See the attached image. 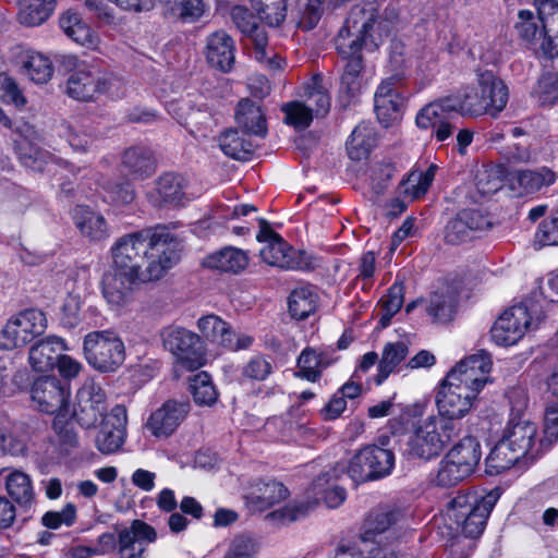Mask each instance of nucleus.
Here are the masks:
<instances>
[{
	"instance_id": "48",
	"label": "nucleus",
	"mask_w": 558,
	"mask_h": 558,
	"mask_svg": "<svg viewBox=\"0 0 558 558\" xmlns=\"http://www.w3.org/2000/svg\"><path fill=\"white\" fill-rule=\"evenodd\" d=\"M457 312V299L451 293H433L426 305V313L434 323L447 324L451 322Z\"/></svg>"
},
{
	"instance_id": "52",
	"label": "nucleus",
	"mask_w": 558,
	"mask_h": 558,
	"mask_svg": "<svg viewBox=\"0 0 558 558\" xmlns=\"http://www.w3.org/2000/svg\"><path fill=\"white\" fill-rule=\"evenodd\" d=\"M542 0H537V17L534 16L533 12L529 10H521L519 12L520 22L518 24V31L520 35L531 41L541 38L542 36H548L550 38V34H557V32H547L544 28L543 20L539 16V2Z\"/></svg>"
},
{
	"instance_id": "57",
	"label": "nucleus",
	"mask_w": 558,
	"mask_h": 558,
	"mask_svg": "<svg viewBox=\"0 0 558 558\" xmlns=\"http://www.w3.org/2000/svg\"><path fill=\"white\" fill-rule=\"evenodd\" d=\"M282 111L286 114V123L293 125L295 129H306L315 116L313 107L306 106L302 101H290L282 106Z\"/></svg>"
},
{
	"instance_id": "59",
	"label": "nucleus",
	"mask_w": 558,
	"mask_h": 558,
	"mask_svg": "<svg viewBox=\"0 0 558 558\" xmlns=\"http://www.w3.org/2000/svg\"><path fill=\"white\" fill-rule=\"evenodd\" d=\"M62 136L71 148L77 153L87 151L94 143V136L83 125L77 123L64 125Z\"/></svg>"
},
{
	"instance_id": "39",
	"label": "nucleus",
	"mask_w": 558,
	"mask_h": 558,
	"mask_svg": "<svg viewBox=\"0 0 558 558\" xmlns=\"http://www.w3.org/2000/svg\"><path fill=\"white\" fill-rule=\"evenodd\" d=\"M9 496L23 508H29L35 500V492L31 477L21 471L11 472L5 478Z\"/></svg>"
},
{
	"instance_id": "19",
	"label": "nucleus",
	"mask_w": 558,
	"mask_h": 558,
	"mask_svg": "<svg viewBox=\"0 0 558 558\" xmlns=\"http://www.w3.org/2000/svg\"><path fill=\"white\" fill-rule=\"evenodd\" d=\"M77 404L73 413L77 423L85 427H94L99 420H104L107 413L106 392L100 385L87 380L78 389Z\"/></svg>"
},
{
	"instance_id": "49",
	"label": "nucleus",
	"mask_w": 558,
	"mask_h": 558,
	"mask_svg": "<svg viewBox=\"0 0 558 558\" xmlns=\"http://www.w3.org/2000/svg\"><path fill=\"white\" fill-rule=\"evenodd\" d=\"M123 165L132 173L143 178L155 170V160L151 151L146 147H131L123 155Z\"/></svg>"
},
{
	"instance_id": "2",
	"label": "nucleus",
	"mask_w": 558,
	"mask_h": 558,
	"mask_svg": "<svg viewBox=\"0 0 558 558\" xmlns=\"http://www.w3.org/2000/svg\"><path fill=\"white\" fill-rule=\"evenodd\" d=\"M389 33L390 24L379 16L376 3L366 2L351 9L336 40L338 52L347 60L339 93L345 96L348 101L359 95L362 88V48L365 47L369 51L377 49Z\"/></svg>"
},
{
	"instance_id": "24",
	"label": "nucleus",
	"mask_w": 558,
	"mask_h": 558,
	"mask_svg": "<svg viewBox=\"0 0 558 558\" xmlns=\"http://www.w3.org/2000/svg\"><path fill=\"white\" fill-rule=\"evenodd\" d=\"M156 539L155 527L142 520H134L129 527L119 532V556L120 558H144L147 546Z\"/></svg>"
},
{
	"instance_id": "4",
	"label": "nucleus",
	"mask_w": 558,
	"mask_h": 558,
	"mask_svg": "<svg viewBox=\"0 0 558 558\" xmlns=\"http://www.w3.org/2000/svg\"><path fill=\"white\" fill-rule=\"evenodd\" d=\"M499 497L497 489L486 494L459 492L448 501L445 510L450 527L466 537L480 536Z\"/></svg>"
},
{
	"instance_id": "30",
	"label": "nucleus",
	"mask_w": 558,
	"mask_h": 558,
	"mask_svg": "<svg viewBox=\"0 0 558 558\" xmlns=\"http://www.w3.org/2000/svg\"><path fill=\"white\" fill-rule=\"evenodd\" d=\"M205 265L225 272L238 274L248 265L247 253L241 248L226 246L205 259Z\"/></svg>"
},
{
	"instance_id": "6",
	"label": "nucleus",
	"mask_w": 558,
	"mask_h": 558,
	"mask_svg": "<svg viewBox=\"0 0 558 558\" xmlns=\"http://www.w3.org/2000/svg\"><path fill=\"white\" fill-rule=\"evenodd\" d=\"M461 433V423L446 418L428 416L415 426L408 439L407 452L409 456L432 460L438 457L444 449Z\"/></svg>"
},
{
	"instance_id": "41",
	"label": "nucleus",
	"mask_w": 558,
	"mask_h": 558,
	"mask_svg": "<svg viewBox=\"0 0 558 558\" xmlns=\"http://www.w3.org/2000/svg\"><path fill=\"white\" fill-rule=\"evenodd\" d=\"M15 148L21 162L35 171H51L54 165L52 156L32 143L23 140L15 141Z\"/></svg>"
},
{
	"instance_id": "5",
	"label": "nucleus",
	"mask_w": 558,
	"mask_h": 558,
	"mask_svg": "<svg viewBox=\"0 0 558 558\" xmlns=\"http://www.w3.org/2000/svg\"><path fill=\"white\" fill-rule=\"evenodd\" d=\"M452 96L457 101L458 113L462 117L488 114L496 118L506 108L509 92L500 78L485 71L477 74L476 86L466 87Z\"/></svg>"
},
{
	"instance_id": "47",
	"label": "nucleus",
	"mask_w": 558,
	"mask_h": 558,
	"mask_svg": "<svg viewBox=\"0 0 558 558\" xmlns=\"http://www.w3.org/2000/svg\"><path fill=\"white\" fill-rule=\"evenodd\" d=\"M317 303V295L310 286L295 288L288 301L289 312L292 317L302 320L314 313Z\"/></svg>"
},
{
	"instance_id": "64",
	"label": "nucleus",
	"mask_w": 558,
	"mask_h": 558,
	"mask_svg": "<svg viewBox=\"0 0 558 558\" xmlns=\"http://www.w3.org/2000/svg\"><path fill=\"white\" fill-rule=\"evenodd\" d=\"M535 93L543 104L556 101L558 99V73H544L537 82Z\"/></svg>"
},
{
	"instance_id": "63",
	"label": "nucleus",
	"mask_w": 558,
	"mask_h": 558,
	"mask_svg": "<svg viewBox=\"0 0 558 558\" xmlns=\"http://www.w3.org/2000/svg\"><path fill=\"white\" fill-rule=\"evenodd\" d=\"M271 373L272 365L263 355L252 356L242 368V375L251 380H266Z\"/></svg>"
},
{
	"instance_id": "60",
	"label": "nucleus",
	"mask_w": 558,
	"mask_h": 558,
	"mask_svg": "<svg viewBox=\"0 0 558 558\" xmlns=\"http://www.w3.org/2000/svg\"><path fill=\"white\" fill-rule=\"evenodd\" d=\"M258 551L256 541L248 535H238L230 542L223 558H255Z\"/></svg>"
},
{
	"instance_id": "3",
	"label": "nucleus",
	"mask_w": 558,
	"mask_h": 558,
	"mask_svg": "<svg viewBox=\"0 0 558 558\" xmlns=\"http://www.w3.org/2000/svg\"><path fill=\"white\" fill-rule=\"evenodd\" d=\"M31 397L39 411L56 414L52 427L61 442L75 446L73 415L69 409L70 390L58 378L45 376L36 379L31 388Z\"/></svg>"
},
{
	"instance_id": "9",
	"label": "nucleus",
	"mask_w": 558,
	"mask_h": 558,
	"mask_svg": "<svg viewBox=\"0 0 558 558\" xmlns=\"http://www.w3.org/2000/svg\"><path fill=\"white\" fill-rule=\"evenodd\" d=\"M87 363L98 372H116L125 360V345L120 336L111 330L88 332L83 340Z\"/></svg>"
},
{
	"instance_id": "54",
	"label": "nucleus",
	"mask_w": 558,
	"mask_h": 558,
	"mask_svg": "<svg viewBox=\"0 0 558 558\" xmlns=\"http://www.w3.org/2000/svg\"><path fill=\"white\" fill-rule=\"evenodd\" d=\"M25 74L35 83L44 84L52 76V64L50 60L41 53L32 52L23 62Z\"/></svg>"
},
{
	"instance_id": "58",
	"label": "nucleus",
	"mask_w": 558,
	"mask_h": 558,
	"mask_svg": "<svg viewBox=\"0 0 558 558\" xmlns=\"http://www.w3.org/2000/svg\"><path fill=\"white\" fill-rule=\"evenodd\" d=\"M253 7L257 11L259 19L265 21L269 26L277 27L286 19V0L264 1V3H254Z\"/></svg>"
},
{
	"instance_id": "22",
	"label": "nucleus",
	"mask_w": 558,
	"mask_h": 558,
	"mask_svg": "<svg viewBox=\"0 0 558 558\" xmlns=\"http://www.w3.org/2000/svg\"><path fill=\"white\" fill-rule=\"evenodd\" d=\"M189 412V402L167 400L150 413L145 428L156 438H167L177 430Z\"/></svg>"
},
{
	"instance_id": "45",
	"label": "nucleus",
	"mask_w": 558,
	"mask_h": 558,
	"mask_svg": "<svg viewBox=\"0 0 558 558\" xmlns=\"http://www.w3.org/2000/svg\"><path fill=\"white\" fill-rule=\"evenodd\" d=\"M287 496L288 489L283 484L269 481L259 483L255 490L251 493L250 500L258 510H266L284 500Z\"/></svg>"
},
{
	"instance_id": "42",
	"label": "nucleus",
	"mask_w": 558,
	"mask_h": 558,
	"mask_svg": "<svg viewBox=\"0 0 558 558\" xmlns=\"http://www.w3.org/2000/svg\"><path fill=\"white\" fill-rule=\"evenodd\" d=\"M219 147L223 154L236 160L247 159L254 151V145L246 134L238 130H227L219 136Z\"/></svg>"
},
{
	"instance_id": "18",
	"label": "nucleus",
	"mask_w": 558,
	"mask_h": 558,
	"mask_svg": "<svg viewBox=\"0 0 558 558\" xmlns=\"http://www.w3.org/2000/svg\"><path fill=\"white\" fill-rule=\"evenodd\" d=\"M403 78L402 73H395L381 81L374 95V107L377 119L385 128L401 118L404 98L398 90Z\"/></svg>"
},
{
	"instance_id": "55",
	"label": "nucleus",
	"mask_w": 558,
	"mask_h": 558,
	"mask_svg": "<svg viewBox=\"0 0 558 558\" xmlns=\"http://www.w3.org/2000/svg\"><path fill=\"white\" fill-rule=\"evenodd\" d=\"M404 302V287L402 283H393L388 293L381 299L383 315L379 324L381 327L390 325L391 318L400 311Z\"/></svg>"
},
{
	"instance_id": "62",
	"label": "nucleus",
	"mask_w": 558,
	"mask_h": 558,
	"mask_svg": "<svg viewBox=\"0 0 558 558\" xmlns=\"http://www.w3.org/2000/svg\"><path fill=\"white\" fill-rule=\"evenodd\" d=\"M82 299L78 294L70 293L61 306L60 322L68 328H74L82 322Z\"/></svg>"
},
{
	"instance_id": "28",
	"label": "nucleus",
	"mask_w": 558,
	"mask_h": 558,
	"mask_svg": "<svg viewBox=\"0 0 558 558\" xmlns=\"http://www.w3.org/2000/svg\"><path fill=\"white\" fill-rule=\"evenodd\" d=\"M72 217L81 234L90 241H102L109 238V226L100 213L81 205L73 209Z\"/></svg>"
},
{
	"instance_id": "7",
	"label": "nucleus",
	"mask_w": 558,
	"mask_h": 558,
	"mask_svg": "<svg viewBox=\"0 0 558 558\" xmlns=\"http://www.w3.org/2000/svg\"><path fill=\"white\" fill-rule=\"evenodd\" d=\"M343 473L336 465L332 470L317 476L312 485L314 498L308 497L306 501L290 504L283 509L271 512L268 517L282 522H292L305 517L318 505L317 496L323 497L324 502L330 509L340 507L345 498L347 492L343 487L333 484Z\"/></svg>"
},
{
	"instance_id": "27",
	"label": "nucleus",
	"mask_w": 558,
	"mask_h": 558,
	"mask_svg": "<svg viewBox=\"0 0 558 558\" xmlns=\"http://www.w3.org/2000/svg\"><path fill=\"white\" fill-rule=\"evenodd\" d=\"M208 62L222 72L232 69L235 60L234 41L225 31H217L208 36L206 46Z\"/></svg>"
},
{
	"instance_id": "40",
	"label": "nucleus",
	"mask_w": 558,
	"mask_h": 558,
	"mask_svg": "<svg viewBox=\"0 0 558 558\" xmlns=\"http://www.w3.org/2000/svg\"><path fill=\"white\" fill-rule=\"evenodd\" d=\"M505 181V169L501 166L483 167L475 175V191L477 196H474V202H481L482 198L488 197L498 192Z\"/></svg>"
},
{
	"instance_id": "10",
	"label": "nucleus",
	"mask_w": 558,
	"mask_h": 558,
	"mask_svg": "<svg viewBox=\"0 0 558 558\" xmlns=\"http://www.w3.org/2000/svg\"><path fill=\"white\" fill-rule=\"evenodd\" d=\"M47 318L35 308H27L11 315L0 329V349H21L45 332Z\"/></svg>"
},
{
	"instance_id": "61",
	"label": "nucleus",
	"mask_w": 558,
	"mask_h": 558,
	"mask_svg": "<svg viewBox=\"0 0 558 558\" xmlns=\"http://www.w3.org/2000/svg\"><path fill=\"white\" fill-rule=\"evenodd\" d=\"M534 245L538 248L558 245V211L538 226L534 235Z\"/></svg>"
},
{
	"instance_id": "14",
	"label": "nucleus",
	"mask_w": 558,
	"mask_h": 558,
	"mask_svg": "<svg viewBox=\"0 0 558 558\" xmlns=\"http://www.w3.org/2000/svg\"><path fill=\"white\" fill-rule=\"evenodd\" d=\"M493 362L490 355L481 350L461 360L445 377L449 384L474 390L477 397L488 383Z\"/></svg>"
},
{
	"instance_id": "46",
	"label": "nucleus",
	"mask_w": 558,
	"mask_h": 558,
	"mask_svg": "<svg viewBox=\"0 0 558 558\" xmlns=\"http://www.w3.org/2000/svg\"><path fill=\"white\" fill-rule=\"evenodd\" d=\"M521 458L513 451V449L502 439L492 448L488 453L485 464L486 473L489 475H498L506 470H509Z\"/></svg>"
},
{
	"instance_id": "21",
	"label": "nucleus",
	"mask_w": 558,
	"mask_h": 558,
	"mask_svg": "<svg viewBox=\"0 0 558 558\" xmlns=\"http://www.w3.org/2000/svg\"><path fill=\"white\" fill-rule=\"evenodd\" d=\"M197 328L204 338L230 351L248 349L254 340L250 335L236 333L227 322L215 314L202 316L197 320Z\"/></svg>"
},
{
	"instance_id": "20",
	"label": "nucleus",
	"mask_w": 558,
	"mask_h": 558,
	"mask_svg": "<svg viewBox=\"0 0 558 558\" xmlns=\"http://www.w3.org/2000/svg\"><path fill=\"white\" fill-rule=\"evenodd\" d=\"M531 324L527 307L519 304L506 310L490 329L493 341L498 345H513L524 336Z\"/></svg>"
},
{
	"instance_id": "23",
	"label": "nucleus",
	"mask_w": 558,
	"mask_h": 558,
	"mask_svg": "<svg viewBox=\"0 0 558 558\" xmlns=\"http://www.w3.org/2000/svg\"><path fill=\"white\" fill-rule=\"evenodd\" d=\"M128 412L124 405L117 404L102 420L95 445L104 454L117 452L124 444L126 435Z\"/></svg>"
},
{
	"instance_id": "26",
	"label": "nucleus",
	"mask_w": 558,
	"mask_h": 558,
	"mask_svg": "<svg viewBox=\"0 0 558 558\" xmlns=\"http://www.w3.org/2000/svg\"><path fill=\"white\" fill-rule=\"evenodd\" d=\"M404 519L400 508L392 506H380L371 510L364 520L362 538L372 542L376 536L384 534Z\"/></svg>"
},
{
	"instance_id": "17",
	"label": "nucleus",
	"mask_w": 558,
	"mask_h": 558,
	"mask_svg": "<svg viewBox=\"0 0 558 558\" xmlns=\"http://www.w3.org/2000/svg\"><path fill=\"white\" fill-rule=\"evenodd\" d=\"M475 400L474 390L458 387L444 379L436 395V416L460 423L459 421L471 411Z\"/></svg>"
},
{
	"instance_id": "33",
	"label": "nucleus",
	"mask_w": 558,
	"mask_h": 558,
	"mask_svg": "<svg viewBox=\"0 0 558 558\" xmlns=\"http://www.w3.org/2000/svg\"><path fill=\"white\" fill-rule=\"evenodd\" d=\"M165 15L182 23L199 21L208 11L204 0H161Z\"/></svg>"
},
{
	"instance_id": "38",
	"label": "nucleus",
	"mask_w": 558,
	"mask_h": 558,
	"mask_svg": "<svg viewBox=\"0 0 558 558\" xmlns=\"http://www.w3.org/2000/svg\"><path fill=\"white\" fill-rule=\"evenodd\" d=\"M375 144V132L371 124L360 123L347 141L348 155L352 160H362L368 156Z\"/></svg>"
},
{
	"instance_id": "56",
	"label": "nucleus",
	"mask_w": 558,
	"mask_h": 558,
	"mask_svg": "<svg viewBox=\"0 0 558 558\" xmlns=\"http://www.w3.org/2000/svg\"><path fill=\"white\" fill-rule=\"evenodd\" d=\"M298 373L296 375L308 381H316L320 377L324 364L320 354L314 349H305L302 351L298 359Z\"/></svg>"
},
{
	"instance_id": "12",
	"label": "nucleus",
	"mask_w": 558,
	"mask_h": 558,
	"mask_svg": "<svg viewBox=\"0 0 558 558\" xmlns=\"http://www.w3.org/2000/svg\"><path fill=\"white\" fill-rule=\"evenodd\" d=\"M121 82L111 74L102 73L98 68L81 64L69 76L66 93L70 97L88 101L97 94L110 93L113 95V87H119Z\"/></svg>"
},
{
	"instance_id": "29",
	"label": "nucleus",
	"mask_w": 558,
	"mask_h": 558,
	"mask_svg": "<svg viewBox=\"0 0 558 558\" xmlns=\"http://www.w3.org/2000/svg\"><path fill=\"white\" fill-rule=\"evenodd\" d=\"M60 27L65 35L78 45L95 48L98 45V36L90 26L74 11L64 12L59 20Z\"/></svg>"
},
{
	"instance_id": "25",
	"label": "nucleus",
	"mask_w": 558,
	"mask_h": 558,
	"mask_svg": "<svg viewBox=\"0 0 558 558\" xmlns=\"http://www.w3.org/2000/svg\"><path fill=\"white\" fill-rule=\"evenodd\" d=\"M66 350L68 347L63 338L48 336L31 347L28 364L35 372H48L56 366L59 354Z\"/></svg>"
},
{
	"instance_id": "13",
	"label": "nucleus",
	"mask_w": 558,
	"mask_h": 558,
	"mask_svg": "<svg viewBox=\"0 0 558 558\" xmlns=\"http://www.w3.org/2000/svg\"><path fill=\"white\" fill-rule=\"evenodd\" d=\"M230 17L236 28L247 38L254 46L255 59L271 70L282 66V59L272 50L267 49V35L257 22L255 15L244 5H233L230 10Z\"/></svg>"
},
{
	"instance_id": "1",
	"label": "nucleus",
	"mask_w": 558,
	"mask_h": 558,
	"mask_svg": "<svg viewBox=\"0 0 558 558\" xmlns=\"http://www.w3.org/2000/svg\"><path fill=\"white\" fill-rule=\"evenodd\" d=\"M182 251L181 240L168 227L157 226L118 238L109 267L156 281L180 262Z\"/></svg>"
},
{
	"instance_id": "51",
	"label": "nucleus",
	"mask_w": 558,
	"mask_h": 558,
	"mask_svg": "<svg viewBox=\"0 0 558 558\" xmlns=\"http://www.w3.org/2000/svg\"><path fill=\"white\" fill-rule=\"evenodd\" d=\"M190 390L195 403L199 405L210 407L217 402L218 392L206 372H201L191 378Z\"/></svg>"
},
{
	"instance_id": "37",
	"label": "nucleus",
	"mask_w": 558,
	"mask_h": 558,
	"mask_svg": "<svg viewBox=\"0 0 558 558\" xmlns=\"http://www.w3.org/2000/svg\"><path fill=\"white\" fill-rule=\"evenodd\" d=\"M56 0H20L19 22L34 27L43 24L54 10Z\"/></svg>"
},
{
	"instance_id": "15",
	"label": "nucleus",
	"mask_w": 558,
	"mask_h": 558,
	"mask_svg": "<svg viewBox=\"0 0 558 558\" xmlns=\"http://www.w3.org/2000/svg\"><path fill=\"white\" fill-rule=\"evenodd\" d=\"M501 438L521 459L534 460L547 450L544 441L537 438L536 424L526 416H511Z\"/></svg>"
},
{
	"instance_id": "43",
	"label": "nucleus",
	"mask_w": 558,
	"mask_h": 558,
	"mask_svg": "<svg viewBox=\"0 0 558 558\" xmlns=\"http://www.w3.org/2000/svg\"><path fill=\"white\" fill-rule=\"evenodd\" d=\"M447 454L473 473L482 457L480 441L473 436H465Z\"/></svg>"
},
{
	"instance_id": "8",
	"label": "nucleus",
	"mask_w": 558,
	"mask_h": 558,
	"mask_svg": "<svg viewBox=\"0 0 558 558\" xmlns=\"http://www.w3.org/2000/svg\"><path fill=\"white\" fill-rule=\"evenodd\" d=\"M336 465L341 473L360 484L389 475L395 465V456L389 449L368 445L355 452L348 462H339Z\"/></svg>"
},
{
	"instance_id": "50",
	"label": "nucleus",
	"mask_w": 558,
	"mask_h": 558,
	"mask_svg": "<svg viewBox=\"0 0 558 558\" xmlns=\"http://www.w3.org/2000/svg\"><path fill=\"white\" fill-rule=\"evenodd\" d=\"M472 473L463 468L459 462L446 453L438 463L434 483L441 487H451L469 477Z\"/></svg>"
},
{
	"instance_id": "53",
	"label": "nucleus",
	"mask_w": 558,
	"mask_h": 558,
	"mask_svg": "<svg viewBox=\"0 0 558 558\" xmlns=\"http://www.w3.org/2000/svg\"><path fill=\"white\" fill-rule=\"evenodd\" d=\"M304 98L306 106L313 107V113L316 117H323L330 109V96L322 85L320 78L314 76L312 82L304 89Z\"/></svg>"
},
{
	"instance_id": "11",
	"label": "nucleus",
	"mask_w": 558,
	"mask_h": 558,
	"mask_svg": "<svg viewBox=\"0 0 558 558\" xmlns=\"http://www.w3.org/2000/svg\"><path fill=\"white\" fill-rule=\"evenodd\" d=\"M163 348L189 371L197 369L205 363L201 338L184 327L170 325L160 332Z\"/></svg>"
},
{
	"instance_id": "35",
	"label": "nucleus",
	"mask_w": 558,
	"mask_h": 558,
	"mask_svg": "<svg viewBox=\"0 0 558 558\" xmlns=\"http://www.w3.org/2000/svg\"><path fill=\"white\" fill-rule=\"evenodd\" d=\"M187 182L179 173L168 172L159 177L156 182V192L160 204L180 205L185 197Z\"/></svg>"
},
{
	"instance_id": "32",
	"label": "nucleus",
	"mask_w": 558,
	"mask_h": 558,
	"mask_svg": "<svg viewBox=\"0 0 558 558\" xmlns=\"http://www.w3.org/2000/svg\"><path fill=\"white\" fill-rule=\"evenodd\" d=\"M450 112H458L457 101L452 95L439 98L424 106L417 112L415 123L422 130L434 129Z\"/></svg>"
},
{
	"instance_id": "31",
	"label": "nucleus",
	"mask_w": 558,
	"mask_h": 558,
	"mask_svg": "<svg viewBox=\"0 0 558 558\" xmlns=\"http://www.w3.org/2000/svg\"><path fill=\"white\" fill-rule=\"evenodd\" d=\"M262 259L270 266L284 269H300L302 264L296 257L295 251L289 246L282 238L275 239L266 244L259 252Z\"/></svg>"
},
{
	"instance_id": "44",
	"label": "nucleus",
	"mask_w": 558,
	"mask_h": 558,
	"mask_svg": "<svg viewBox=\"0 0 558 558\" xmlns=\"http://www.w3.org/2000/svg\"><path fill=\"white\" fill-rule=\"evenodd\" d=\"M409 348L402 341L385 344L381 359L378 364V373L375 376L376 385H381L408 355Z\"/></svg>"
},
{
	"instance_id": "16",
	"label": "nucleus",
	"mask_w": 558,
	"mask_h": 558,
	"mask_svg": "<svg viewBox=\"0 0 558 558\" xmlns=\"http://www.w3.org/2000/svg\"><path fill=\"white\" fill-rule=\"evenodd\" d=\"M147 282L141 277L109 267L101 278V293L108 306L117 311L132 304L140 284Z\"/></svg>"
},
{
	"instance_id": "36",
	"label": "nucleus",
	"mask_w": 558,
	"mask_h": 558,
	"mask_svg": "<svg viewBox=\"0 0 558 558\" xmlns=\"http://www.w3.org/2000/svg\"><path fill=\"white\" fill-rule=\"evenodd\" d=\"M557 173L547 167L536 170H519L512 174V183H517L524 193H534L542 187L554 184Z\"/></svg>"
},
{
	"instance_id": "34",
	"label": "nucleus",
	"mask_w": 558,
	"mask_h": 558,
	"mask_svg": "<svg viewBox=\"0 0 558 558\" xmlns=\"http://www.w3.org/2000/svg\"><path fill=\"white\" fill-rule=\"evenodd\" d=\"M235 121L246 134L264 137L267 134L266 119L260 107L250 99H242L238 104Z\"/></svg>"
}]
</instances>
